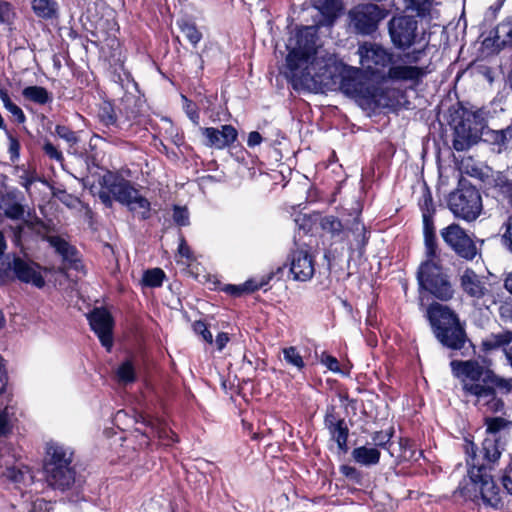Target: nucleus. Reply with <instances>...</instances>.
Here are the masks:
<instances>
[{"mask_svg":"<svg viewBox=\"0 0 512 512\" xmlns=\"http://www.w3.org/2000/svg\"><path fill=\"white\" fill-rule=\"evenodd\" d=\"M286 51L283 73L295 89L318 92L339 84L340 90L365 110L390 105V99L366 79L362 69L344 64L318 44L317 26L291 32Z\"/></svg>","mask_w":512,"mask_h":512,"instance_id":"1","label":"nucleus"},{"mask_svg":"<svg viewBox=\"0 0 512 512\" xmlns=\"http://www.w3.org/2000/svg\"><path fill=\"white\" fill-rule=\"evenodd\" d=\"M453 374L463 385L466 397L470 398L485 413H497L503 410V401L496 396L495 388L510 391L511 381L497 376L492 370L483 367L477 361H457L450 363Z\"/></svg>","mask_w":512,"mask_h":512,"instance_id":"2","label":"nucleus"},{"mask_svg":"<svg viewBox=\"0 0 512 512\" xmlns=\"http://www.w3.org/2000/svg\"><path fill=\"white\" fill-rule=\"evenodd\" d=\"M466 453L469 469L454 492V497L465 502L470 501L479 507L492 510L503 509L505 495L494 481L489 469L484 464L476 462L477 456L473 443H467Z\"/></svg>","mask_w":512,"mask_h":512,"instance_id":"3","label":"nucleus"},{"mask_svg":"<svg viewBox=\"0 0 512 512\" xmlns=\"http://www.w3.org/2000/svg\"><path fill=\"white\" fill-rule=\"evenodd\" d=\"M73 455L74 451L69 446L55 441L47 443L45 472L49 485L64 490L74 483Z\"/></svg>","mask_w":512,"mask_h":512,"instance_id":"4","label":"nucleus"},{"mask_svg":"<svg viewBox=\"0 0 512 512\" xmlns=\"http://www.w3.org/2000/svg\"><path fill=\"white\" fill-rule=\"evenodd\" d=\"M424 241L428 259L419 268V285L435 297L441 300H448L453 296V289L435 260L437 250L435 234L424 235Z\"/></svg>","mask_w":512,"mask_h":512,"instance_id":"5","label":"nucleus"},{"mask_svg":"<svg viewBox=\"0 0 512 512\" xmlns=\"http://www.w3.org/2000/svg\"><path fill=\"white\" fill-rule=\"evenodd\" d=\"M427 312L436 338L450 349H461L466 342V337L456 314L439 303L431 304Z\"/></svg>","mask_w":512,"mask_h":512,"instance_id":"6","label":"nucleus"},{"mask_svg":"<svg viewBox=\"0 0 512 512\" xmlns=\"http://www.w3.org/2000/svg\"><path fill=\"white\" fill-rule=\"evenodd\" d=\"M103 186L138 218L145 220L150 217V202L128 180L109 173L103 176Z\"/></svg>","mask_w":512,"mask_h":512,"instance_id":"7","label":"nucleus"},{"mask_svg":"<svg viewBox=\"0 0 512 512\" xmlns=\"http://www.w3.org/2000/svg\"><path fill=\"white\" fill-rule=\"evenodd\" d=\"M448 207L456 218L472 222L482 213V198L475 187L461 185L449 195Z\"/></svg>","mask_w":512,"mask_h":512,"instance_id":"8","label":"nucleus"},{"mask_svg":"<svg viewBox=\"0 0 512 512\" xmlns=\"http://www.w3.org/2000/svg\"><path fill=\"white\" fill-rule=\"evenodd\" d=\"M484 125L485 118L482 110L464 111L462 120L454 128V149L464 151L470 148L480 138Z\"/></svg>","mask_w":512,"mask_h":512,"instance_id":"9","label":"nucleus"},{"mask_svg":"<svg viewBox=\"0 0 512 512\" xmlns=\"http://www.w3.org/2000/svg\"><path fill=\"white\" fill-rule=\"evenodd\" d=\"M357 55L363 71L372 75L388 70L394 54L383 46L373 42H363L358 46Z\"/></svg>","mask_w":512,"mask_h":512,"instance_id":"10","label":"nucleus"},{"mask_svg":"<svg viewBox=\"0 0 512 512\" xmlns=\"http://www.w3.org/2000/svg\"><path fill=\"white\" fill-rule=\"evenodd\" d=\"M423 51L418 50L413 53V56L407 54L403 58L392 60L386 74L383 75V80H391L394 82H408L412 85H417L422 78L427 74L425 67L413 65V62L418 60V55Z\"/></svg>","mask_w":512,"mask_h":512,"instance_id":"11","label":"nucleus"},{"mask_svg":"<svg viewBox=\"0 0 512 512\" xmlns=\"http://www.w3.org/2000/svg\"><path fill=\"white\" fill-rule=\"evenodd\" d=\"M388 28L392 43L400 49L419 43L423 35L418 31L417 20L411 16L393 17Z\"/></svg>","mask_w":512,"mask_h":512,"instance_id":"12","label":"nucleus"},{"mask_svg":"<svg viewBox=\"0 0 512 512\" xmlns=\"http://www.w3.org/2000/svg\"><path fill=\"white\" fill-rule=\"evenodd\" d=\"M388 12L376 4H362L356 6L349 13L351 25L363 35L372 34L379 23L386 18Z\"/></svg>","mask_w":512,"mask_h":512,"instance_id":"13","label":"nucleus"},{"mask_svg":"<svg viewBox=\"0 0 512 512\" xmlns=\"http://www.w3.org/2000/svg\"><path fill=\"white\" fill-rule=\"evenodd\" d=\"M443 241L460 257L472 260L477 248L466 231L458 224L452 223L440 231Z\"/></svg>","mask_w":512,"mask_h":512,"instance_id":"14","label":"nucleus"},{"mask_svg":"<svg viewBox=\"0 0 512 512\" xmlns=\"http://www.w3.org/2000/svg\"><path fill=\"white\" fill-rule=\"evenodd\" d=\"M204 136V145L218 150L230 147L238 137L237 130L232 125H222L220 129L214 127L200 128Z\"/></svg>","mask_w":512,"mask_h":512,"instance_id":"15","label":"nucleus"},{"mask_svg":"<svg viewBox=\"0 0 512 512\" xmlns=\"http://www.w3.org/2000/svg\"><path fill=\"white\" fill-rule=\"evenodd\" d=\"M89 323L101 344L106 347L107 350H110L113 344V319L111 314L106 309L96 308L89 315Z\"/></svg>","mask_w":512,"mask_h":512,"instance_id":"16","label":"nucleus"},{"mask_svg":"<svg viewBox=\"0 0 512 512\" xmlns=\"http://www.w3.org/2000/svg\"><path fill=\"white\" fill-rule=\"evenodd\" d=\"M290 273L295 281L306 282L310 280L315 273L312 255L302 250L293 252L290 261Z\"/></svg>","mask_w":512,"mask_h":512,"instance_id":"17","label":"nucleus"},{"mask_svg":"<svg viewBox=\"0 0 512 512\" xmlns=\"http://www.w3.org/2000/svg\"><path fill=\"white\" fill-rule=\"evenodd\" d=\"M11 268L20 281L30 283L37 288H42L45 285L44 278L38 270V266L33 262L15 257L11 263Z\"/></svg>","mask_w":512,"mask_h":512,"instance_id":"18","label":"nucleus"},{"mask_svg":"<svg viewBox=\"0 0 512 512\" xmlns=\"http://www.w3.org/2000/svg\"><path fill=\"white\" fill-rule=\"evenodd\" d=\"M460 285L464 293L473 299H481L489 292L484 277L476 274L472 269H466L462 273Z\"/></svg>","mask_w":512,"mask_h":512,"instance_id":"19","label":"nucleus"},{"mask_svg":"<svg viewBox=\"0 0 512 512\" xmlns=\"http://www.w3.org/2000/svg\"><path fill=\"white\" fill-rule=\"evenodd\" d=\"M139 417L142 419V423L147 427L145 434L157 436L159 439L165 441V444L176 442L178 440L177 435L167 427L163 420L143 415H140Z\"/></svg>","mask_w":512,"mask_h":512,"instance_id":"20","label":"nucleus"},{"mask_svg":"<svg viewBox=\"0 0 512 512\" xmlns=\"http://www.w3.org/2000/svg\"><path fill=\"white\" fill-rule=\"evenodd\" d=\"M312 5L319 11L322 19L318 24L322 26H330L338 16L341 10V3L339 0H311Z\"/></svg>","mask_w":512,"mask_h":512,"instance_id":"21","label":"nucleus"},{"mask_svg":"<svg viewBox=\"0 0 512 512\" xmlns=\"http://www.w3.org/2000/svg\"><path fill=\"white\" fill-rule=\"evenodd\" d=\"M19 414L20 411L16 403H8L3 409H0V438L12 434L15 425L18 423Z\"/></svg>","mask_w":512,"mask_h":512,"instance_id":"22","label":"nucleus"},{"mask_svg":"<svg viewBox=\"0 0 512 512\" xmlns=\"http://www.w3.org/2000/svg\"><path fill=\"white\" fill-rule=\"evenodd\" d=\"M34 14L45 20L56 19L59 16V4L56 0H32Z\"/></svg>","mask_w":512,"mask_h":512,"instance_id":"23","label":"nucleus"},{"mask_svg":"<svg viewBox=\"0 0 512 512\" xmlns=\"http://www.w3.org/2000/svg\"><path fill=\"white\" fill-rule=\"evenodd\" d=\"M380 451L376 447L360 446L352 451L354 461L363 466H373L380 461Z\"/></svg>","mask_w":512,"mask_h":512,"instance_id":"24","label":"nucleus"},{"mask_svg":"<svg viewBox=\"0 0 512 512\" xmlns=\"http://www.w3.org/2000/svg\"><path fill=\"white\" fill-rule=\"evenodd\" d=\"M271 276L268 279L262 278L261 280L250 279L240 285H226L224 291L232 296L239 297L247 293L254 292L268 284Z\"/></svg>","mask_w":512,"mask_h":512,"instance_id":"25","label":"nucleus"},{"mask_svg":"<svg viewBox=\"0 0 512 512\" xmlns=\"http://www.w3.org/2000/svg\"><path fill=\"white\" fill-rule=\"evenodd\" d=\"M116 380L121 385H128L136 381L137 369L134 359L124 360L115 370Z\"/></svg>","mask_w":512,"mask_h":512,"instance_id":"26","label":"nucleus"},{"mask_svg":"<svg viewBox=\"0 0 512 512\" xmlns=\"http://www.w3.org/2000/svg\"><path fill=\"white\" fill-rule=\"evenodd\" d=\"M405 8L415 11L420 17L434 18L437 11L433 0H404Z\"/></svg>","mask_w":512,"mask_h":512,"instance_id":"27","label":"nucleus"},{"mask_svg":"<svg viewBox=\"0 0 512 512\" xmlns=\"http://www.w3.org/2000/svg\"><path fill=\"white\" fill-rule=\"evenodd\" d=\"M3 475L11 482L16 484H27L32 481L33 476L28 467L15 465L7 467Z\"/></svg>","mask_w":512,"mask_h":512,"instance_id":"28","label":"nucleus"},{"mask_svg":"<svg viewBox=\"0 0 512 512\" xmlns=\"http://www.w3.org/2000/svg\"><path fill=\"white\" fill-rule=\"evenodd\" d=\"M346 235L351 233L354 237L355 245L358 249H362L367 243V231L364 224L358 217H355L350 224L346 225Z\"/></svg>","mask_w":512,"mask_h":512,"instance_id":"29","label":"nucleus"},{"mask_svg":"<svg viewBox=\"0 0 512 512\" xmlns=\"http://www.w3.org/2000/svg\"><path fill=\"white\" fill-rule=\"evenodd\" d=\"M282 355L285 363L296 371H302L305 368L304 359L295 346H288L282 349Z\"/></svg>","mask_w":512,"mask_h":512,"instance_id":"30","label":"nucleus"},{"mask_svg":"<svg viewBox=\"0 0 512 512\" xmlns=\"http://www.w3.org/2000/svg\"><path fill=\"white\" fill-rule=\"evenodd\" d=\"M22 95L25 99L40 105L51 101L49 92L41 86H28L23 89Z\"/></svg>","mask_w":512,"mask_h":512,"instance_id":"31","label":"nucleus"},{"mask_svg":"<svg viewBox=\"0 0 512 512\" xmlns=\"http://www.w3.org/2000/svg\"><path fill=\"white\" fill-rule=\"evenodd\" d=\"M177 26L193 46L201 41L202 33L197 29L195 23L187 19H180L177 21Z\"/></svg>","mask_w":512,"mask_h":512,"instance_id":"32","label":"nucleus"},{"mask_svg":"<svg viewBox=\"0 0 512 512\" xmlns=\"http://www.w3.org/2000/svg\"><path fill=\"white\" fill-rule=\"evenodd\" d=\"M485 460L490 463L497 461L501 455V451L497 444V438L486 437L482 443L480 452Z\"/></svg>","mask_w":512,"mask_h":512,"instance_id":"33","label":"nucleus"},{"mask_svg":"<svg viewBox=\"0 0 512 512\" xmlns=\"http://www.w3.org/2000/svg\"><path fill=\"white\" fill-rule=\"evenodd\" d=\"M320 225L332 237H344L346 235L342 222L334 216H325L322 218Z\"/></svg>","mask_w":512,"mask_h":512,"instance_id":"34","label":"nucleus"},{"mask_svg":"<svg viewBox=\"0 0 512 512\" xmlns=\"http://www.w3.org/2000/svg\"><path fill=\"white\" fill-rule=\"evenodd\" d=\"M164 277L165 273L160 268L149 269L143 273L142 284L147 287H160Z\"/></svg>","mask_w":512,"mask_h":512,"instance_id":"35","label":"nucleus"},{"mask_svg":"<svg viewBox=\"0 0 512 512\" xmlns=\"http://www.w3.org/2000/svg\"><path fill=\"white\" fill-rule=\"evenodd\" d=\"M332 438L336 441L340 450L345 451L347 449L348 439V428L345 423L342 422L337 426L328 429Z\"/></svg>","mask_w":512,"mask_h":512,"instance_id":"36","label":"nucleus"},{"mask_svg":"<svg viewBox=\"0 0 512 512\" xmlns=\"http://www.w3.org/2000/svg\"><path fill=\"white\" fill-rule=\"evenodd\" d=\"M392 436V431H379L373 434L372 441L374 442L376 448H384L389 452L391 456H395V451L392 449V444L390 443Z\"/></svg>","mask_w":512,"mask_h":512,"instance_id":"37","label":"nucleus"},{"mask_svg":"<svg viewBox=\"0 0 512 512\" xmlns=\"http://www.w3.org/2000/svg\"><path fill=\"white\" fill-rule=\"evenodd\" d=\"M509 425V422L506 421L502 417H494V418H486V432L488 433L487 437H494L496 438V435L498 432L503 430Z\"/></svg>","mask_w":512,"mask_h":512,"instance_id":"38","label":"nucleus"},{"mask_svg":"<svg viewBox=\"0 0 512 512\" xmlns=\"http://www.w3.org/2000/svg\"><path fill=\"white\" fill-rule=\"evenodd\" d=\"M2 100V103L7 111H9L13 117L17 120L18 123H24L26 120V117L20 107H18L16 104H14L8 93L3 95V97L0 98Z\"/></svg>","mask_w":512,"mask_h":512,"instance_id":"39","label":"nucleus"},{"mask_svg":"<svg viewBox=\"0 0 512 512\" xmlns=\"http://www.w3.org/2000/svg\"><path fill=\"white\" fill-rule=\"evenodd\" d=\"M49 242L64 258L68 259L72 256L73 248L62 238L53 236L49 238Z\"/></svg>","mask_w":512,"mask_h":512,"instance_id":"40","label":"nucleus"},{"mask_svg":"<svg viewBox=\"0 0 512 512\" xmlns=\"http://www.w3.org/2000/svg\"><path fill=\"white\" fill-rule=\"evenodd\" d=\"M14 18L13 7L8 2H0V23L11 25Z\"/></svg>","mask_w":512,"mask_h":512,"instance_id":"41","label":"nucleus"},{"mask_svg":"<svg viewBox=\"0 0 512 512\" xmlns=\"http://www.w3.org/2000/svg\"><path fill=\"white\" fill-rule=\"evenodd\" d=\"M173 220L177 225L187 226L189 225V212L186 207L174 206L173 208Z\"/></svg>","mask_w":512,"mask_h":512,"instance_id":"42","label":"nucleus"},{"mask_svg":"<svg viewBox=\"0 0 512 512\" xmlns=\"http://www.w3.org/2000/svg\"><path fill=\"white\" fill-rule=\"evenodd\" d=\"M320 363L324 365L328 370L334 373H341L339 361L327 353H322L320 356Z\"/></svg>","mask_w":512,"mask_h":512,"instance_id":"43","label":"nucleus"},{"mask_svg":"<svg viewBox=\"0 0 512 512\" xmlns=\"http://www.w3.org/2000/svg\"><path fill=\"white\" fill-rule=\"evenodd\" d=\"M193 330L196 334L200 335L205 342L209 344L213 343V336L203 321L194 322Z\"/></svg>","mask_w":512,"mask_h":512,"instance_id":"44","label":"nucleus"},{"mask_svg":"<svg viewBox=\"0 0 512 512\" xmlns=\"http://www.w3.org/2000/svg\"><path fill=\"white\" fill-rule=\"evenodd\" d=\"M184 100V110L188 118L193 122L194 125H199V113L195 104H193L190 100H188L185 96H183Z\"/></svg>","mask_w":512,"mask_h":512,"instance_id":"45","label":"nucleus"},{"mask_svg":"<svg viewBox=\"0 0 512 512\" xmlns=\"http://www.w3.org/2000/svg\"><path fill=\"white\" fill-rule=\"evenodd\" d=\"M400 453L396 455L398 458L404 460L414 459L415 452L410 448L409 439H401L399 442Z\"/></svg>","mask_w":512,"mask_h":512,"instance_id":"46","label":"nucleus"},{"mask_svg":"<svg viewBox=\"0 0 512 512\" xmlns=\"http://www.w3.org/2000/svg\"><path fill=\"white\" fill-rule=\"evenodd\" d=\"M5 215L8 218H11V219H14V220H19L24 215V208H23L22 205H20L18 203H13L12 205H9L5 209Z\"/></svg>","mask_w":512,"mask_h":512,"instance_id":"47","label":"nucleus"},{"mask_svg":"<svg viewBox=\"0 0 512 512\" xmlns=\"http://www.w3.org/2000/svg\"><path fill=\"white\" fill-rule=\"evenodd\" d=\"M99 117L104 125L110 126L116 122V117L113 109L110 106H104L99 114Z\"/></svg>","mask_w":512,"mask_h":512,"instance_id":"48","label":"nucleus"},{"mask_svg":"<svg viewBox=\"0 0 512 512\" xmlns=\"http://www.w3.org/2000/svg\"><path fill=\"white\" fill-rule=\"evenodd\" d=\"M500 318L505 323H512V301H506L499 307Z\"/></svg>","mask_w":512,"mask_h":512,"instance_id":"49","label":"nucleus"},{"mask_svg":"<svg viewBox=\"0 0 512 512\" xmlns=\"http://www.w3.org/2000/svg\"><path fill=\"white\" fill-rule=\"evenodd\" d=\"M178 254L180 257L185 258L187 262L194 260L193 253L183 237H181L179 241Z\"/></svg>","mask_w":512,"mask_h":512,"instance_id":"50","label":"nucleus"},{"mask_svg":"<svg viewBox=\"0 0 512 512\" xmlns=\"http://www.w3.org/2000/svg\"><path fill=\"white\" fill-rule=\"evenodd\" d=\"M56 133L60 138L66 140L69 143L74 144L77 142V137L75 133L65 126H57Z\"/></svg>","mask_w":512,"mask_h":512,"instance_id":"51","label":"nucleus"},{"mask_svg":"<svg viewBox=\"0 0 512 512\" xmlns=\"http://www.w3.org/2000/svg\"><path fill=\"white\" fill-rule=\"evenodd\" d=\"M344 422V420L342 419H339L336 415H335V411H334V408L331 407L327 410L326 412V415H325V426L330 429L334 426H337L339 425L340 423Z\"/></svg>","mask_w":512,"mask_h":512,"instance_id":"52","label":"nucleus"},{"mask_svg":"<svg viewBox=\"0 0 512 512\" xmlns=\"http://www.w3.org/2000/svg\"><path fill=\"white\" fill-rule=\"evenodd\" d=\"M340 471L347 478L354 480L356 482L360 481V478H361L360 472L355 467H352L349 465H343V466H341Z\"/></svg>","mask_w":512,"mask_h":512,"instance_id":"53","label":"nucleus"},{"mask_svg":"<svg viewBox=\"0 0 512 512\" xmlns=\"http://www.w3.org/2000/svg\"><path fill=\"white\" fill-rule=\"evenodd\" d=\"M45 153L51 158L56 161L61 162L63 160L62 153L50 142L45 143L43 147Z\"/></svg>","mask_w":512,"mask_h":512,"instance_id":"54","label":"nucleus"},{"mask_svg":"<svg viewBox=\"0 0 512 512\" xmlns=\"http://www.w3.org/2000/svg\"><path fill=\"white\" fill-rule=\"evenodd\" d=\"M423 232L424 235L435 234L433 221L426 213L423 214Z\"/></svg>","mask_w":512,"mask_h":512,"instance_id":"55","label":"nucleus"},{"mask_svg":"<svg viewBox=\"0 0 512 512\" xmlns=\"http://www.w3.org/2000/svg\"><path fill=\"white\" fill-rule=\"evenodd\" d=\"M502 484L507 493L512 495V468L505 471L502 477Z\"/></svg>","mask_w":512,"mask_h":512,"instance_id":"56","label":"nucleus"},{"mask_svg":"<svg viewBox=\"0 0 512 512\" xmlns=\"http://www.w3.org/2000/svg\"><path fill=\"white\" fill-rule=\"evenodd\" d=\"M503 238L508 243L509 249L512 251V216L509 217L506 223V231L503 234Z\"/></svg>","mask_w":512,"mask_h":512,"instance_id":"57","label":"nucleus"},{"mask_svg":"<svg viewBox=\"0 0 512 512\" xmlns=\"http://www.w3.org/2000/svg\"><path fill=\"white\" fill-rule=\"evenodd\" d=\"M262 142V136L257 131H252L248 135L247 145L249 147H255L260 145Z\"/></svg>","mask_w":512,"mask_h":512,"instance_id":"58","label":"nucleus"},{"mask_svg":"<svg viewBox=\"0 0 512 512\" xmlns=\"http://www.w3.org/2000/svg\"><path fill=\"white\" fill-rule=\"evenodd\" d=\"M229 342V336L227 333L221 332L216 336L215 344L219 351H222L226 344Z\"/></svg>","mask_w":512,"mask_h":512,"instance_id":"59","label":"nucleus"},{"mask_svg":"<svg viewBox=\"0 0 512 512\" xmlns=\"http://www.w3.org/2000/svg\"><path fill=\"white\" fill-rule=\"evenodd\" d=\"M110 192L107 190V191H100L99 192V198L100 200L102 201V203L107 206V207H111L112 206V198L110 196Z\"/></svg>","mask_w":512,"mask_h":512,"instance_id":"60","label":"nucleus"},{"mask_svg":"<svg viewBox=\"0 0 512 512\" xmlns=\"http://www.w3.org/2000/svg\"><path fill=\"white\" fill-rule=\"evenodd\" d=\"M504 286L508 292L512 294V272L508 274L504 281Z\"/></svg>","mask_w":512,"mask_h":512,"instance_id":"61","label":"nucleus"},{"mask_svg":"<svg viewBox=\"0 0 512 512\" xmlns=\"http://www.w3.org/2000/svg\"><path fill=\"white\" fill-rule=\"evenodd\" d=\"M6 250V241L2 232H0V255Z\"/></svg>","mask_w":512,"mask_h":512,"instance_id":"62","label":"nucleus"},{"mask_svg":"<svg viewBox=\"0 0 512 512\" xmlns=\"http://www.w3.org/2000/svg\"><path fill=\"white\" fill-rule=\"evenodd\" d=\"M18 146H19L18 143L15 140H12L11 141V145H10V151L12 153H16L17 154L18 153Z\"/></svg>","mask_w":512,"mask_h":512,"instance_id":"63","label":"nucleus"},{"mask_svg":"<svg viewBox=\"0 0 512 512\" xmlns=\"http://www.w3.org/2000/svg\"><path fill=\"white\" fill-rule=\"evenodd\" d=\"M506 193L508 194L509 201L512 204V183H508L506 186Z\"/></svg>","mask_w":512,"mask_h":512,"instance_id":"64","label":"nucleus"}]
</instances>
